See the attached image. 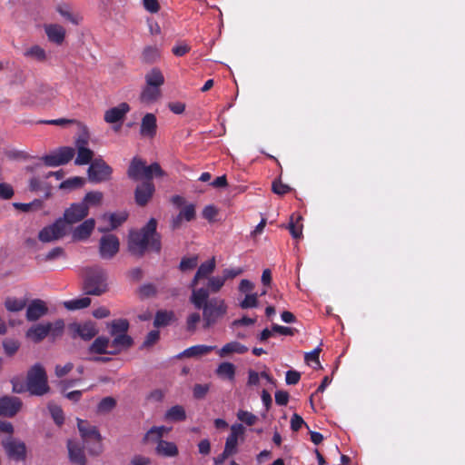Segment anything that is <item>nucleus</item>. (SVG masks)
Returning <instances> with one entry per match:
<instances>
[{
  "instance_id": "1",
  "label": "nucleus",
  "mask_w": 465,
  "mask_h": 465,
  "mask_svg": "<svg viewBox=\"0 0 465 465\" xmlns=\"http://www.w3.org/2000/svg\"><path fill=\"white\" fill-rule=\"evenodd\" d=\"M189 300L195 309L202 310L204 328L213 326L227 314L225 300L219 296L210 298L205 288L193 289Z\"/></svg>"
},
{
  "instance_id": "2",
  "label": "nucleus",
  "mask_w": 465,
  "mask_h": 465,
  "mask_svg": "<svg viewBox=\"0 0 465 465\" xmlns=\"http://www.w3.org/2000/svg\"><path fill=\"white\" fill-rule=\"evenodd\" d=\"M156 226V220L151 218L140 231L130 232L128 248L132 254L141 257L148 249L156 252L161 251V237Z\"/></svg>"
},
{
  "instance_id": "3",
  "label": "nucleus",
  "mask_w": 465,
  "mask_h": 465,
  "mask_svg": "<svg viewBox=\"0 0 465 465\" xmlns=\"http://www.w3.org/2000/svg\"><path fill=\"white\" fill-rule=\"evenodd\" d=\"M128 177L134 181L145 179L150 181L154 175H163V171L157 163L146 165L145 162L138 157H134L127 171Z\"/></svg>"
},
{
  "instance_id": "4",
  "label": "nucleus",
  "mask_w": 465,
  "mask_h": 465,
  "mask_svg": "<svg viewBox=\"0 0 465 465\" xmlns=\"http://www.w3.org/2000/svg\"><path fill=\"white\" fill-rule=\"evenodd\" d=\"M77 427L89 452L92 455H99L102 452V437L96 427L81 419H77Z\"/></svg>"
},
{
  "instance_id": "5",
  "label": "nucleus",
  "mask_w": 465,
  "mask_h": 465,
  "mask_svg": "<svg viewBox=\"0 0 465 465\" xmlns=\"http://www.w3.org/2000/svg\"><path fill=\"white\" fill-rule=\"evenodd\" d=\"M26 387L32 395L42 396L48 392L47 376L40 364L34 365L28 371Z\"/></svg>"
},
{
  "instance_id": "6",
  "label": "nucleus",
  "mask_w": 465,
  "mask_h": 465,
  "mask_svg": "<svg viewBox=\"0 0 465 465\" xmlns=\"http://www.w3.org/2000/svg\"><path fill=\"white\" fill-rule=\"evenodd\" d=\"M106 274L102 268L86 269L84 289L87 294L100 295L106 291Z\"/></svg>"
},
{
  "instance_id": "7",
  "label": "nucleus",
  "mask_w": 465,
  "mask_h": 465,
  "mask_svg": "<svg viewBox=\"0 0 465 465\" xmlns=\"http://www.w3.org/2000/svg\"><path fill=\"white\" fill-rule=\"evenodd\" d=\"M71 230L62 219H57L54 223L44 227L38 233V239L42 242H51L63 238Z\"/></svg>"
},
{
  "instance_id": "8",
  "label": "nucleus",
  "mask_w": 465,
  "mask_h": 465,
  "mask_svg": "<svg viewBox=\"0 0 465 465\" xmlns=\"http://www.w3.org/2000/svg\"><path fill=\"white\" fill-rule=\"evenodd\" d=\"M113 169L102 159L95 158L87 170L90 182L97 183L110 180Z\"/></svg>"
},
{
  "instance_id": "9",
  "label": "nucleus",
  "mask_w": 465,
  "mask_h": 465,
  "mask_svg": "<svg viewBox=\"0 0 465 465\" xmlns=\"http://www.w3.org/2000/svg\"><path fill=\"white\" fill-rule=\"evenodd\" d=\"M74 149L72 147H60L59 149L42 157L46 166L56 167L69 163L74 156Z\"/></svg>"
},
{
  "instance_id": "10",
  "label": "nucleus",
  "mask_w": 465,
  "mask_h": 465,
  "mask_svg": "<svg viewBox=\"0 0 465 465\" xmlns=\"http://www.w3.org/2000/svg\"><path fill=\"white\" fill-rule=\"evenodd\" d=\"M6 455L15 460H25L26 457V446L24 441L8 437L2 442Z\"/></svg>"
},
{
  "instance_id": "11",
  "label": "nucleus",
  "mask_w": 465,
  "mask_h": 465,
  "mask_svg": "<svg viewBox=\"0 0 465 465\" xmlns=\"http://www.w3.org/2000/svg\"><path fill=\"white\" fill-rule=\"evenodd\" d=\"M120 242L114 234L104 235L100 240L99 253L103 259H112L119 251Z\"/></svg>"
},
{
  "instance_id": "12",
  "label": "nucleus",
  "mask_w": 465,
  "mask_h": 465,
  "mask_svg": "<svg viewBox=\"0 0 465 465\" xmlns=\"http://www.w3.org/2000/svg\"><path fill=\"white\" fill-rule=\"evenodd\" d=\"M88 215L87 209L84 203H73L69 208L64 211V217L62 218L67 224L71 226L82 221Z\"/></svg>"
},
{
  "instance_id": "13",
  "label": "nucleus",
  "mask_w": 465,
  "mask_h": 465,
  "mask_svg": "<svg viewBox=\"0 0 465 465\" xmlns=\"http://www.w3.org/2000/svg\"><path fill=\"white\" fill-rule=\"evenodd\" d=\"M230 430L231 432L226 438L224 450L226 454L233 455L238 450V439L243 436L245 429L242 423H234L231 426Z\"/></svg>"
},
{
  "instance_id": "14",
  "label": "nucleus",
  "mask_w": 465,
  "mask_h": 465,
  "mask_svg": "<svg viewBox=\"0 0 465 465\" xmlns=\"http://www.w3.org/2000/svg\"><path fill=\"white\" fill-rule=\"evenodd\" d=\"M21 407L22 401L17 397L5 396L0 398V415L14 417Z\"/></svg>"
},
{
  "instance_id": "15",
  "label": "nucleus",
  "mask_w": 465,
  "mask_h": 465,
  "mask_svg": "<svg viewBox=\"0 0 465 465\" xmlns=\"http://www.w3.org/2000/svg\"><path fill=\"white\" fill-rule=\"evenodd\" d=\"M216 268V261L214 257H212L210 260L203 262L199 267L194 274L191 283L190 287L192 288V291L193 289H197L196 285L202 279H207L211 277V274L214 272Z\"/></svg>"
},
{
  "instance_id": "16",
  "label": "nucleus",
  "mask_w": 465,
  "mask_h": 465,
  "mask_svg": "<svg viewBox=\"0 0 465 465\" xmlns=\"http://www.w3.org/2000/svg\"><path fill=\"white\" fill-rule=\"evenodd\" d=\"M70 330L73 331V337H80L84 341H89L97 333L95 325L92 322L84 323H73L70 325Z\"/></svg>"
},
{
  "instance_id": "17",
  "label": "nucleus",
  "mask_w": 465,
  "mask_h": 465,
  "mask_svg": "<svg viewBox=\"0 0 465 465\" xmlns=\"http://www.w3.org/2000/svg\"><path fill=\"white\" fill-rule=\"evenodd\" d=\"M154 193V185L150 181L139 184L134 192L135 202L140 206H144Z\"/></svg>"
},
{
  "instance_id": "18",
  "label": "nucleus",
  "mask_w": 465,
  "mask_h": 465,
  "mask_svg": "<svg viewBox=\"0 0 465 465\" xmlns=\"http://www.w3.org/2000/svg\"><path fill=\"white\" fill-rule=\"evenodd\" d=\"M130 111V106L127 103H121L117 106L112 107L105 111L104 121L108 124H115L124 120L126 114Z\"/></svg>"
},
{
  "instance_id": "19",
  "label": "nucleus",
  "mask_w": 465,
  "mask_h": 465,
  "mask_svg": "<svg viewBox=\"0 0 465 465\" xmlns=\"http://www.w3.org/2000/svg\"><path fill=\"white\" fill-rule=\"evenodd\" d=\"M157 131V119L153 114L147 113L141 121L140 134L143 137L153 138Z\"/></svg>"
},
{
  "instance_id": "20",
  "label": "nucleus",
  "mask_w": 465,
  "mask_h": 465,
  "mask_svg": "<svg viewBox=\"0 0 465 465\" xmlns=\"http://www.w3.org/2000/svg\"><path fill=\"white\" fill-rule=\"evenodd\" d=\"M47 306L45 302L40 299L33 300L27 306L26 319L35 322L47 313Z\"/></svg>"
},
{
  "instance_id": "21",
  "label": "nucleus",
  "mask_w": 465,
  "mask_h": 465,
  "mask_svg": "<svg viewBox=\"0 0 465 465\" xmlns=\"http://www.w3.org/2000/svg\"><path fill=\"white\" fill-rule=\"evenodd\" d=\"M95 222L93 218L84 221L81 224L72 231V236L74 241H83L87 239L94 231Z\"/></svg>"
},
{
  "instance_id": "22",
  "label": "nucleus",
  "mask_w": 465,
  "mask_h": 465,
  "mask_svg": "<svg viewBox=\"0 0 465 465\" xmlns=\"http://www.w3.org/2000/svg\"><path fill=\"white\" fill-rule=\"evenodd\" d=\"M248 351V347L239 341H233L224 344L217 351L220 358L229 357L232 354H244Z\"/></svg>"
},
{
  "instance_id": "23",
  "label": "nucleus",
  "mask_w": 465,
  "mask_h": 465,
  "mask_svg": "<svg viewBox=\"0 0 465 465\" xmlns=\"http://www.w3.org/2000/svg\"><path fill=\"white\" fill-rule=\"evenodd\" d=\"M127 219V214L125 213H117L111 214H104L102 220L104 222L108 223V224L104 226H101L99 228L100 232H108L110 230H114L120 226L125 220Z\"/></svg>"
},
{
  "instance_id": "24",
  "label": "nucleus",
  "mask_w": 465,
  "mask_h": 465,
  "mask_svg": "<svg viewBox=\"0 0 465 465\" xmlns=\"http://www.w3.org/2000/svg\"><path fill=\"white\" fill-rule=\"evenodd\" d=\"M70 460L77 465H85L86 459L83 448L74 440L67 442Z\"/></svg>"
},
{
  "instance_id": "25",
  "label": "nucleus",
  "mask_w": 465,
  "mask_h": 465,
  "mask_svg": "<svg viewBox=\"0 0 465 465\" xmlns=\"http://www.w3.org/2000/svg\"><path fill=\"white\" fill-rule=\"evenodd\" d=\"M45 32L49 41L61 45L65 37V29L57 24H51L45 25Z\"/></svg>"
},
{
  "instance_id": "26",
  "label": "nucleus",
  "mask_w": 465,
  "mask_h": 465,
  "mask_svg": "<svg viewBox=\"0 0 465 465\" xmlns=\"http://www.w3.org/2000/svg\"><path fill=\"white\" fill-rule=\"evenodd\" d=\"M162 95L161 89L154 85L145 84L140 94V101L143 104H153Z\"/></svg>"
},
{
  "instance_id": "27",
  "label": "nucleus",
  "mask_w": 465,
  "mask_h": 465,
  "mask_svg": "<svg viewBox=\"0 0 465 465\" xmlns=\"http://www.w3.org/2000/svg\"><path fill=\"white\" fill-rule=\"evenodd\" d=\"M155 452L163 457H175L178 454V448L174 442L158 440Z\"/></svg>"
},
{
  "instance_id": "28",
  "label": "nucleus",
  "mask_w": 465,
  "mask_h": 465,
  "mask_svg": "<svg viewBox=\"0 0 465 465\" xmlns=\"http://www.w3.org/2000/svg\"><path fill=\"white\" fill-rule=\"evenodd\" d=\"M48 335L46 323L35 324L26 332V337L34 342H40Z\"/></svg>"
},
{
  "instance_id": "29",
  "label": "nucleus",
  "mask_w": 465,
  "mask_h": 465,
  "mask_svg": "<svg viewBox=\"0 0 465 465\" xmlns=\"http://www.w3.org/2000/svg\"><path fill=\"white\" fill-rule=\"evenodd\" d=\"M114 337V340L112 341H110L111 348H114V350L110 351L111 354L117 353L123 349L129 348L133 343L132 338L126 333H120Z\"/></svg>"
},
{
  "instance_id": "30",
  "label": "nucleus",
  "mask_w": 465,
  "mask_h": 465,
  "mask_svg": "<svg viewBox=\"0 0 465 465\" xmlns=\"http://www.w3.org/2000/svg\"><path fill=\"white\" fill-rule=\"evenodd\" d=\"M56 12L66 21L73 25H79L82 21V16L78 14H74L72 8L67 4H61L56 6Z\"/></svg>"
},
{
  "instance_id": "31",
  "label": "nucleus",
  "mask_w": 465,
  "mask_h": 465,
  "mask_svg": "<svg viewBox=\"0 0 465 465\" xmlns=\"http://www.w3.org/2000/svg\"><path fill=\"white\" fill-rule=\"evenodd\" d=\"M109 348H111L110 340L106 337H98L89 347V351L97 354L110 353Z\"/></svg>"
},
{
  "instance_id": "32",
  "label": "nucleus",
  "mask_w": 465,
  "mask_h": 465,
  "mask_svg": "<svg viewBox=\"0 0 465 465\" xmlns=\"http://www.w3.org/2000/svg\"><path fill=\"white\" fill-rule=\"evenodd\" d=\"M215 349V346H210V345H194L190 348H187L184 350L182 353H180V357H199L202 355H205L209 353L210 351H213Z\"/></svg>"
},
{
  "instance_id": "33",
  "label": "nucleus",
  "mask_w": 465,
  "mask_h": 465,
  "mask_svg": "<svg viewBox=\"0 0 465 465\" xmlns=\"http://www.w3.org/2000/svg\"><path fill=\"white\" fill-rule=\"evenodd\" d=\"M171 428L165 426H153L144 435L143 441H156L162 440V438L169 433Z\"/></svg>"
},
{
  "instance_id": "34",
  "label": "nucleus",
  "mask_w": 465,
  "mask_h": 465,
  "mask_svg": "<svg viewBox=\"0 0 465 465\" xmlns=\"http://www.w3.org/2000/svg\"><path fill=\"white\" fill-rule=\"evenodd\" d=\"M186 419V412L183 406L174 405L166 411L164 420L168 421H183Z\"/></svg>"
},
{
  "instance_id": "35",
  "label": "nucleus",
  "mask_w": 465,
  "mask_h": 465,
  "mask_svg": "<svg viewBox=\"0 0 465 465\" xmlns=\"http://www.w3.org/2000/svg\"><path fill=\"white\" fill-rule=\"evenodd\" d=\"M145 84L159 88L164 84V76L160 69L153 68L144 76Z\"/></svg>"
},
{
  "instance_id": "36",
  "label": "nucleus",
  "mask_w": 465,
  "mask_h": 465,
  "mask_svg": "<svg viewBox=\"0 0 465 465\" xmlns=\"http://www.w3.org/2000/svg\"><path fill=\"white\" fill-rule=\"evenodd\" d=\"M215 372L221 378L233 381L235 377V366L231 362L223 361L218 365Z\"/></svg>"
},
{
  "instance_id": "37",
  "label": "nucleus",
  "mask_w": 465,
  "mask_h": 465,
  "mask_svg": "<svg viewBox=\"0 0 465 465\" xmlns=\"http://www.w3.org/2000/svg\"><path fill=\"white\" fill-rule=\"evenodd\" d=\"M226 280L222 275L211 276L207 280V286L204 287L208 293H217L224 286Z\"/></svg>"
},
{
  "instance_id": "38",
  "label": "nucleus",
  "mask_w": 465,
  "mask_h": 465,
  "mask_svg": "<svg viewBox=\"0 0 465 465\" xmlns=\"http://www.w3.org/2000/svg\"><path fill=\"white\" fill-rule=\"evenodd\" d=\"M24 55L27 58L38 61L45 62L47 59L46 52L40 45H33L27 50L25 51Z\"/></svg>"
},
{
  "instance_id": "39",
  "label": "nucleus",
  "mask_w": 465,
  "mask_h": 465,
  "mask_svg": "<svg viewBox=\"0 0 465 465\" xmlns=\"http://www.w3.org/2000/svg\"><path fill=\"white\" fill-rule=\"evenodd\" d=\"M94 152L87 147H80L77 150V156L75 158L74 163L76 165H84L87 163H91L93 161Z\"/></svg>"
},
{
  "instance_id": "40",
  "label": "nucleus",
  "mask_w": 465,
  "mask_h": 465,
  "mask_svg": "<svg viewBox=\"0 0 465 465\" xmlns=\"http://www.w3.org/2000/svg\"><path fill=\"white\" fill-rule=\"evenodd\" d=\"M91 304V299L88 297H83L66 301L64 302V306L70 311L84 309Z\"/></svg>"
},
{
  "instance_id": "41",
  "label": "nucleus",
  "mask_w": 465,
  "mask_h": 465,
  "mask_svg": "<svg viewBox=\"0 0 465 465\" xmlns=\"http://www.w3.org/2000/svg\"><path fill=\"white\" fill-rule=\"evenodd\" d=\"M103 193L101 192L87 193L80 203H84L87 211L90 206H97L102 203Z\"/></svg>"
},
{
  "instance_id": "42",
  "label": "nucleus",
  "mask_w": 465,
  "mask_h": 465,
  "mask_svg": "<svg viewBox=\"0 0 465 465\" xmlns=\"http://www.w3.org/2000/svg\"><path fill=\"white\" fill-rule=\"evenodd\" d=\"M160 57V51L156 46H146L142 53V59L145 63H153Z\"/></svg>"
},
{
  "instance_id": "43",
  "label": "nucleus",
  "mask_w": 465,
  "mask_h": 465,
  "mask_svg": "<svg viewBox=\"0 0 465 465\" xmlns=\"http://www.w3.org/2000/svg\"><path fill=\"white\" fill-rule=\"evenodd\" d=\"M46 326L48 329V334L53 339H55L63 334L64 329V322L63 320H56L54 322H46Z\"/></svg>"
},
{
  "instance_id": "44",
  "label": "nucleus",
  "mask_w": 465,
  "mask_h": 465,
  "mask_svg": "<svg viewBox=\"0 0 465 465\" xmlns=\"http://www.w3.org/2000/svg\"><path fill=\"white\" fill-rule=\"evenodd\" d=\"M129 328V322L125 319H119L112 322L110 333L112 336L126 333Z\"/></svg>"
},
{
  "instance_id": "45",
  "label": "nucleus",
  "mask_w": 465,
  "mask_h": 465,
  "mask_svg": "<svg viewBox=\"0 0 465 465\" xmlns=\"http://www.w3.org/2000/svg\"><path fill=\"white\" fill-rule=\"evenodd\" d=\"M48 410L55 424L61 426L64 421V415L61 407L54 402H50L48 404Z\"/></svg>"
},
{
  "instance_id": "46",
  "label": "nucleus",
  "mask_w": 465,
  "mask_h": 465,
  "mask_svg": "<svg viewBox=\"0 0 465 465\" xmlns=\"http://www.w3.org/2000/svg\"><path fill=\"white\" fill-rule=\"evenodd\" d=\"M5 308L9 312H20L26 305V300L9 297L5 302Z\"/></svg>"
},
{
  "instance_id": "47",
  "label": "nucleus",
  "mask_w": 465,
  "mask_h": 465,
  "mask_svg": "<svg viewBox=\"0 0 465 465\" xmlns=\"http://www.w3.org/2000/svg\"><path fill=\"white\" fill-rule=\"evenodd\" d=\"M236 416L242 424L244 423L247 426H252L258 420V417L256 415L243 410H239Z\"/></svg>"
},
{
  "instance_id": "48",
  "label": "nucleus",
  "mask_w": 465,
  "mask_h": 465,
  "mask_svg": "<svg viewBox=\"0 0 465 465\" xmlns=\"http://www.w3.org/2000/svg\"><path fill=\"white\" fill-rule=\"evenodd\" d=\"M258 298V293L246 294L244 299L240 302V307L242 309L256 308L259 304Z\"/></svg>"
},
{
  "instance_id": "49",
  "label": "nucleus",
  "mask_w": 465,
  "mask_h": 465,
  "mask_svg": "<svg viewBox=\"0 0 465 465\" xmlns=\"http://www.w3.org/2000/svg\"><path fill=\"white\" fill-rule=\"evenodd\" d=\"M84 184V179L82 177H73L69 178L60 184L61 189H75L82 187Z\"/></svg>"
},
{
  "instance_id": "50",
  "label": "nucleus",
  "mask_w": 465,
  "mask_h": 465,
  "mask_svg": "<svg viewBox=\"0 0 465 465\" xmlns=\"http://www.w3.org/2000/svg\"><path fill=\"white\" fill-rule=\"evenodd\" d=\"M3 347L5 354L8 356H12L19 349L20 343L18 342V341L14 339H5L3 341Z\"/></svg>"
},
{
  "instance_id": "51",
  "label": "nucleus",
  "mask_w": 465,
  "mask_h": 465,
  "mask_svg": "<svg viewBox=\"0 0 465 465\" xmlns=\"http://www.w3.org/2000/svg\"><path fill=\"white\" fill-rule=\"evenodd\" d=\"M173 313L168 312H158L155 315L153 324L156 327L165 326L172 320Z\"/></svg>"
},
{
  "instance_id": "52",
  "label": "nucleus",
  "mask_w": 465,
  "mask_h": 465,
  "mask_svg": "<svg viewBox=\"0 0 465 465\" xmlns=\"http://www.w3.org/2000/svg\"><path fill=\"white\" fill-rule=\"evenodd\" d=\"M301 219L302 217L298 216L294 222L293 215L291 217V222L288 228L293 238H300L302 234V225L298 223Z\"/></svg>"
},
{
  "instance_id": "53",
  "label": "nucleus",
  "mask_w": 465,
  "mask_h": 465,
  "mask_svg": "<svg viewBox=\"0 0 465 465\" xmlns=\"http://www.w3.org/2000/svg\"><path fill=\"white\" fill-rule=\"evenodd\" d=\"M201 321V315L199 312H192L186 319V328L189 331L193 332L196 330L197 324Z\"/></svg>"
},
{
  "instance_id": "54",
  "label": "nucleus",
  "mask_w": 465,
  "mask_h": 465,
  "mask_svg": "<svg viewBox=\"0 0 465 465\" xmlns=\"http://www.w3.org/2000/svg\"><path fill=\"white\" fill-rule=\"evenodd\" d=\"M116 401L112 397L104 398L98 404V411L100 412H108L114 408Z\"/></svg>"
},
{
  "instance_id": "55",
  "label": "nucleus",
  "mask_w": 465,
  "mask_h": 465,
  "mask_svg": "<svg viewBox=\"0 0 465 465\" xmlns=\"http://www.w3.org/2000/svg\"><path fill=\"white\" fill-rule=\"evenodd\" d=\"M197 263H198V256L193 255L192 257H185V258H183L180 262V269L182 271L191 270V269H193L194 267H196Z\"/></svg>"
},
{
  "instance_id": "56",
  "label": "nucleus",
  "mask_w": 465,
  "mask_h": 465,
  "mask_svg": "<svg viewBox=\"0 0 465 465\" xmlns=\"http://www.w3.org/2000/svg\"><path fill=\"white\" fill-rule=\"evenodd\" d=\"M321 349L319 347L315 348L313 351L307 352L305 354V361L307 363L314 362L316 366L314 368H321V363L319 361V354H320Z\"/></svg>"
},
{
  "instance_id": "57",
  "label": "nucleus",
  "mask_w": 465,
  "mask_h": 465,
  "mask_svg": "<svg viewBox=\"0 0 465 465\" xmlns=\"http://www.w3.org/2000/svg\"><path fill=\"white\" fill-rule=\"evenodd\" d=\"M244 270L242 268H226L223 271V276L226 281L232 280L237 276L242 274Z\"/></svg>"
},
{
  "instance_id": "58",
  "label": "nucleus",
  "mask_w": 465,
  "mask_h": 465,
  "mask_svg": "<svg viewBox=\"0 0 465 465\" xmlns=\"http://www.w3.org/2000/svg\"><path fill=\"white\" fill-rule=\"evenodd\" d=\"M14 195L13 187L5 183H0V198L4 200H8L12 198Z\"/></svg>"
},
{
  "instance_id": "59",
  "label": "nucleus",
  "mask_w": 465,
  "mask_h": 465,
  "mask_svg": "<svg viewBox=\"0 0 465 465\" xmlns=\"http://www.w3.org/2000/svg\"><path fill=\"white\" fill-rule=\"evenodd\" d=\"M272 191L276 194L283 195L291 191V187L283 184L281 181H274L272 183Z\"/></svg>"
},
{
  "instance_id": "60",
  "label": "nucleus",
  "mask_w": 465,
  "mask_h": 465,
  "mask_svg": "<svg viewBox=\"0 0 465 465\" xmlns=\"http://www.w3.org/2000/svg\"><path fill=\"white\" fill-rule=\"evenodd\" d=\"M181 216L186 221H192L195 216V209L193 204L186 205L181 212Z\"/></svg>"
},
{
  "instance_id": "61",
  "label": "nucleus",
  "mask_w": 465,
  "mask_h": 465,
  "mask_svg": "<svg viewBox=\"0 0 465 465\" xmlns=\"http://www.w3.org/2000/svg\"><path fill=\"white\" fill-rule=\"evenodd\" d=\"M303 425L307 426L303 419L294 413L291 418V428L293 431L299 430Z\"/></svg>"
},
{
  "instance_id": "62",
  "label": "nucleus",
  "mask_w": 465,
  "mask_h": 465,
  "mask_svg": "<svg viewBox=\"0 0 465 465\" xmlns=\"http://www.w3.org/2000/svg\"><path fill=\"white\" fill-rule=\"evenodd\" d=\"M156 292L155 287L153 284H144L140 287L139 294L143 298H148L154 295Z\"/></svg>"
},
{
  "instance_id": "63",
  "label": "nucleus",
  "mask_w": 465,
  "mask_h": 465,
  "mask_svg": "<svg viewBox=\"0 0 465 465\" xmlns=\"http://www.w3.org/2000/svg\"><path fill=\"white\" fill-rule=\"evenodd\" d=\"M159 337H160V333L158 331H151L144 341H143V347H150L152 346L153 344H154L158 340H159Z\"/></svg>"
},
{
  "instance_id": "64",
  "label": "nucleus",
  "mask_w": 465,
  "mask_h": 465,
  "mask_svg": "<svg viewBox=\"0 0 465 465\" xmlns=\"http://www.w3.org/2000/svg\"><path fill=\"white\" fill-rule=\"evenodd\" d=\"M74 368V364L71 362H68L64 364V366L56 365L55 367V375L59 378H62L65 376L67 373H69Z\"/></svg>"
}]
</instances>
